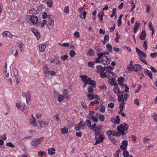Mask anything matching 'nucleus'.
Listing matches in <instances>:
<instances>
[{
	"label": "nucleus",
	"instance_id": "59",
	"mask_svg": "<svg viewBox=\"0 0 157 157\" xmlns=\"http://www.w3.org/2000/svg\"><path fill=\"white\" fill-rule=\"evenodd\" d=\"M75 129L77 130H78L80 128V126L79 124H76L75 126Z\"/></svg>",
	"mask_w": 157,
	"mask_h": 157
},
{
	"label": "nucleus",
	"instance_id": "3",
	"mask_svg": "<svg viewBox=\"0 0 157 157\" xmlns=\"http://www.w3.org/2000/svg\"><path fill=\"white\" fill-rule=\"evenodd\" d=\"M42 142L40 139H35L31 141V146L33 148L36 149L38 146Z\"/></svg>",
	"mask_w": 157,
	"mask_h": 157
},
{
	"label": "nucleus",
	"instance_id": "32",
	"mask_svg": "<svg viewBox=\"0 0 157 157\" xmlns=\"http://www.w3.org/2000/svg\"><path fill=\"white\" fill-rule=\"evenodd\" d=\"M140 25L139 23H138L137 22H136L135 25L134 27L133 31L134 33H136L137 31V29Z\"/></svg>",
	"mask_w": 157,
	"mask_h": 157
},
{
	"label": "nucleus",
	"instance_id": "29",
	"mask_svg": "<svg viewBox=\"0 0 157 157\" xmlns=\"http://www.w3.org/2000/svg\"><path fill=\"white\" fill-rule=\"evenodd\" d=\"M124 103L123 102L120 105V106H119V109H120V111L119 112V113H120L123 110H124Z\"/></svg>",
	"mask_w": 157,
	"mask_h": 157
},
{
	"label": "nucleus",
	"instance_id": "14",
	"mask_svg": "<svg viewBox=\"0 0 157 157\" xmlns=\"http://www.w3.org/2000/svg\"><path fill=\"white\" fill-rule=\"evenodd\" d=\"M120 89L119 87L117 86H115L113 88V91L114 92L117 94V95L120 94H122V92L120 91Z\"/></svg>",
	"mask_w": 157,
	"mask_h": 157
},
{
	"label": "nucleus",
	"instance_id": "15",
	"mask_svg": "<svg viewBox=\"0 0 157 157\" xmlns=\"http://www.w3.org/2000/svg\"><path fill=\"white\" fill-rule=\"evenodd\" d=\"M48 151V154L50 155H54L56 153L55 149L53 147L49 148Z\"/></svg>",
	"mask_w": 157,
	"mask_h": 157
},
{
	"label": "nucleus",
	"instance_id": "35",
	"mask_svg": "<svg viewBox=\"0 0 157 157\" xmlns=\"http://www.w3.org/2000/svg\"><path fill=\"white\" fill-rule=\"evenodd\" d=\"M86 15V11H84L83 12H82L81 13V16H80V17L82 18L85 19Z\"/></svg>",
	"mask_w": 157,
	"mask_h": 157
},
{
	"label": "nucleus",
	"instance_id": "19",
	"mask_svg": "<svg viewBox=\"0 0 157 157\" xmlns=\"http://www.w3.org/2000/svg\"><path fill=\"white\" fill-rule=\"evenodd\" d=\"M146 33L144 30H143L141 32V34L140 36V39L144 40H145L146 37Z\"/></svg>",
	"mask_w": 157,
	"mask_h": 157
},
{
	"label": "nucleus",
	"instance_id": "12",
	"mask_svg": "<svg viewBox=\"0 0 157 157\" xmlns=\"http://www.w3.org/2000/svg\"><path fill=\"white\" fill-rule=\"evenodd\" d=\"M102 54L98 53L97 54L98 57L95 59L94 62L95 63H100L101 62V59L102 58Z\"/></svg>",
	"mask_w": 157,
	"mask_h": 157
},
{
	"label": "nucleus",
	"instance_id": "24",
	"mask_svg": "<svg viewBox=\"0 0 157 157\" xmlns=\"http://www.w3.org/2000/svg\"><path fill=\"white\" fill-rule=\"evenodd\" d=\"M39 123L40 125L43 127H46L49 125V124L45 121H39Z\"/></svg>",
	"mask_w": 157,
	"mask_h": 157
},
{
	"label": "nucleus",
	"instance_id": "46",
	"mask_svg": "<svg viewBox=\"0 0 157 157\" xmlns=\"http://www.w3.org/2000/svg\"><path fill=\"white\" fill-rule=\"evenodd\" d=\"M90 118L95 122H97L98 121V118L94 116L91 117Z\"/></svg>",
	"mask_w": 157,
	"mask_h": 157
},
{
	"label": "nucleus",
	"instance_id": "33",
	"mask_svg": "<svg viewBox=\"0 0 157 157\" xmlns=\"http://www.w3.org/2000/svg\"><path fill=\"white\" fill-rule=\"evenodd\" d=\"M59 44L61 46H63L67 47H69L70 45L69 43H64L62 44L59 43Z\"/></svg>",
	"mask_w": 157,
	"mask_h": 157
},
{
	"label": "nucleus",
	"instance_id": "9",
	"mask_svg": "<svg viewBox=\"0 0 157 157\" xmlns=\"http://www.w3.org/2000/svg\"><path fill=\"white\" fill-rule=\"evenodd\" d=\"M132 70L136 71H137L139 70L142 69V67L140 65L137 64H135L132 68Z\"/></svg>",
	"mask_w": 157,
	"mask_h": 157
},
{
	"label": "nucleus",
	"instance_id": "26",
	"mask_svg": "<svg viewBox=\"0 0 157 157\" xmlns=\"http://www.w3.org/2000/svg\"><path fill=\"white\" fill-rule=\"evenodd\" d=\"M96 116L99 118V119L101 121H103L105 120L104 116L103 115H101L99 113L97 114Z\"/></svg>",
	"mask_w": 157,
	"mask_h": 157
},
{
	"label": "nucleus",
	"instance_id": "8",
	"mask_svg": "<svg viewBox=\"0 0 157 157\" xmlns=\"http://www.w3.org/2000/svg\"><path fill=\"white\" fill-rule=\"evenodd\" d=\"M136 52L139 56L143 57L144 58H145L146 57V54L143 52L141 51L137 48H136Z\"/></svg>",
	"mask_w": 157,
	"mask_h": 157
},
{
	"label": "nucleus",
	"instance_id": "52",
	"mask_svg": "<svg viewBox=\"0 0 157 157\" xmlns=\"http://www.w3.org/2000/svg\"><path fill=\"white\" fill-rule=\"evenodd\" d=\"M75 37L76 38H78L79 37L80 35L79 33L78 32H75L74 34Z\"/></svg>",
	"mask_w": 157,
	"mask_h": 157
},
{
	"label": "nucleus",
	"instance_id": "39",
	"mask_svg": "<svg viewBox=\"0 0 157 157\" xmlns=\"http://www.w3.org/2000/svg\"><path fill=\"white\" fill-rule=\"evenodd\" d=\"M120 134L119 132H117L115 131H112V135L113 136H120Z\"/></svg>",
	"mask_w": 157,
	"mask_h": 157
},
{
	"label": "nucleus",
	"instance_id": "42",
	"mask_svg": "<svg viewBox=\"0 0 157 157\" xmlns=\"http://www.w3.org/2000/svg\"><path fill=\"white\" fill-rule=\"evenodd\" d=\"M18 47L20 49V51L22 52L24 51V49L23 47L22 44L18 43Z\"/></svg>",
	"mask_w": 157,
	"mask_h": 157
},
{
	"label": "nucleus",
	"instance_id": "5",
	"mask_svg": "<svg viewBox=\"0 0 157 157\" xmlns=\"http://www.w3.org/2000/svg\"><path fill=\"white\" fill-rule=\"evenodd\" d=\"M22 95L24 97L26 98L27 103L28 104L29 102L31 99L30 92L29 91H28L26 92H24L22 93Z\"/></svg>",
	"mask_w": 157,
	"mask_h": 157
},
{
	"label": "nucleus",
	"instance_id": "30",
	"mask_svg": "<svg viewBox=\"0 0 157 157\" xmlns=\"http://www.w3.org/2000/svg\"><path fill=\"white\" fill-rule=\"evenodd\" d=\"M86 96L88 97L89 101L93 100L95 98V97L94 96L93 94H87Z\"/></svg>",
	"mask_w": 157,
	"mask_h": 157
},
{
	"label": "nucleus",
	"instance_id": "34",
	"mask_svg": "<svg viewBox=\"0 0 157 157\" xmlns=\"http://www.w3.org/2000/svg\"><path fill=\"white\" fill-rule=\"evenodd\" d=\"M123 93H122V94L120 95V94L118 95V101L119 102H121L122 100L123 99V101L124 100V98L123 99V95L122 94Z\"/></svg>",
	"mask_w": 157,
	"mask_h": 157
},
{
	"label": "nucleus",
	"instance_id": "60",
	"mask_svg": "<svg viewBox=\"0 0 157 157\" xmlns=\"http://www.w3.org/2000/svg\"><path fill=\"white\" fill-rule=\"evenodd\" d=\"M147 42L146 41H145L144 42L143 46L145 48V51H146L147 49Z\"/></svg>",
	"mask_w": 157,
	"mask_h": 157
},
{
	"label": "nucleus",
	"instance_id": "49",
	"mask_svg": "<svg viewBox=\"0 0 157 157\" xmlns=\"http://www.w3.org/2000/svg\"><path fill=\"white\" fill-rule=\"evenodd\" d=\"M123 155L124 157H128V152L127 151H124L123 153Z\"/></svg>",
	"mask_w": 157,
	"mask_h": 157
},
{
	"label": "nucleus",
	"instance_id": "17",
	"mask_svg": "<svg viewBox=\"0 0 157 157\" xmlns=\"http://www.w3.org/2000/svg\"><path fill=\"white\" fill-rule=\"evenodd\" d=\"M36 37L38 40H39L40 38V35L39 32L36 30V29H34L33 31Z\"/></svg>",
	"mask_w": 157,
	"mask_h": 157
},
{
	"label": "nucleus",
	"instance_id": "48",
	"mask_svg": "<svg viewBox=\"0 0 157 157\" xmlns=\"http://www.w3.org/2000/svg\"><path fill=\"white\" fill-rule=\"evenodd\" d=\"M64 11L65 12L67 13H69V10L68 6H67L65 7Z\"/></svg>",
	"mask_w": 157,
	"mask_h": 157
},
{
	"label": "nucleus",
	"instance_id": "28",
	"mask_svg": "<svg viewBox=\"0 0 157 157\" xmlns=\"http://www.w3.org/2000/svg\"><path fill=\"white\" fill-rule=\"evenodd\" d=\"M46 2L47 6L48 7H51L52 6L53 2L52 0H47Z\"/></svg>",
	"mask_w": 157,
	"mask_h": 157
},
{
	"label": "nucleus",
	"instance_id": "37",
	"mask_svg": "<svg viewBox=\"0 0 157 157\" xmlns=\"http://www.w3.org/2000/svg\"><path fill=\"white\" fill-rule=\"evenodd\" d=\"M94 132H95V136L101 134V131L100 130H98V129H96L95 128V129H94Z\"/></svg>",
	"mask_w": 157,
	"mask_h": 157
},
{
	"label": "nucleus",
	"instance_id": "6",
	"mask_svg": "<svg viewBox=\"0 0 157 157\" xmlns=\"http://www.w3.org/2000/svg\"><path fill=\"white\" fill-rule=\"evenodd\" d=\"M102 63L104 65H107L110 63L111 60L110 58H108L107 56H104L102 57L101 59Z\"/></svg>",
	"mask_w": 157,
	"mask_h": 157
},
{
	"label": "nucleus",
	"instance_id": "22",
	"mask_svg": "<svg viewBox=\"0 0 157 157\" xmlns=\"http://www.w3.org/2000/svg\"><path fill=\"white\" fill-rule=\"evenodd\" d=\"M57 94H59V96L58 98V101L59 102H61L64 100V96L62 94H60L59 93H57Z\"/></svg>",
	"mask_w": 157,
	"mask_h": 157
},
{
	"label": "nucleus",
	"instance_id": "38",
	"mask_svg": "<svg viewBox=\"0 0 157 157\" xmlns=\"http://www.w3.org/2000/svg\"><path fill=\"white\" fill-rule=\"evenodd\" d=\"M61 133L64 134L67 133L68 132V129L67 128H64L61 129Z\"/></svg>",
	"mask_w": 157,
	"mask_h": 157
},
{
	"label": "nucleus",
	"instance_id": "1",
	"mask_svg": "<svg viewBox=\"0 0 157 157\" xmlns=\"http://www.w3.org/2000/svg\"><path fill=\"white\" fill-rule=\"evenodd\" d=\"M80 77L84 83H86L87 84L92 85L93 86L95 87L96 82L95 81L92 80L90 78L88 77L87 75H80Z\"/></svg>",
	"mask_w": 157,
	"mask_h": 157
},
{
	"label": "nucleus",
	"instance_id": "53",
	"mask_svg": "<svg viewBox=\"0 0 157 157\" xmlns=\"http://www.w3.org/2000/svg\"><path fill=\"white\" fill-rule=\"evenodd\" d=\"M150 56L152 58H154L157 56V52H154L150 54Z\"/></svg>",
	"mask_w": 157,
	"mask_h": 157
},
{
	"label": "nucleus",
	"instance_id": "16",
	"mask_svg": "<svg viewBox=\"0 0 157 157\" xmlns=\"http://www.w3.org/2000/svg\"><path fill=\"white\" fill-rule=\"evenodd\" d=\"M3 36H6L7 37L12 38L13 35L9 31H6L3 33L2 34Z\"/></svg>",
	"mask_w": 157,
	"mask_h": 157
},
{
	"label": "nucleus",
	"instance_id": "2",
	"mask_svg": "<svg viewBox=\"0 0 157 157\" xmlns=\"http://www.w3.org/2000/svg\"><path fill=\"white\" fill-rule=\"evenodd\" d=\"M128 128V126H124L122 124H120L117 127V130L120 134L124 135L127 133V132H126Z\"/></svg>",
	"mask_w": 157,
	"mask_h": 157
},
{
	"label": "nucleus",
	"instance_id": "13",
	"mask_svg": "<svg viewBox=\"0 0 157 157\" xmlns=\"http://www.w3.org/2000/svg\"><path fill=\"white\" fill-rule=\"evenodd\" d=\"M29 123L31 125L34 127L37 126V122L35 118H31L29 120Z\"/></svg>",
	"mask_w": 157,
	"mask_h": 157
},
{
	"label": "nucleus",
	"instance_id": "10",
	"mask_svg": "<svg viewBox=\"0 0 157 157\" xmlns=\"http://www.w3.org/2000/svg\"><path fill=\"white\" fill-rule=\"evenodd\" d=\"M29 20L33 24L36 23L38 21L37 17L35 15L30 16Z\"/></svg>",
	"mask_w": 157,
	"mask_h": 157
},
{
	"label": "nucleus",
	"instance_id": "21",
	"mask_svg": "<svg viewBox=\"0 0 157 157\" xmlns=\"http://www.w3.org/2000/svg\"><path fill=\"white\" fill-rule=\"evenodd\" d=\"M148 27L149 29L152 31V36L155 32V29L154 27L152 26V24L151 22H149Z\"/></svg>",
	"mask_w": 157,
	"mask_h": 157
},
{
	"label": "nucleus",
	"instance_id": "47",
	"mask_svg": "<svg viewBox=\"0 0 157 157\" xmlns=\"http://www.w3.org/2000/svg\"><path fill=\"white\" fill-rule=\"evenodd\" d=\"M120 151V150H117L114 155V157H119V153Z\"/></svg>",
	"mask_w": 157,
	"mask_h": 157
},
{
	"label": "nucleus",
	"instance_id": "7",
	"mask_svg": "<svg viewBox=\"0 0 157 157\" xmlns=\"http://www.w3.org/2000/svg\"><path fill=\"white\" fill-rule=\"evenodd\" d=\"M111 121L114 124H119L120 121V120L119 116L117 115L116 116L115 118L112 117L111 119Z\"/></svg>",
	"mask_w": 157,
	"mask_h": 157
},
{
	"label": "nucleus",
	"instance_id": "45",
	"mask_svg": "<svg viewBox=\"0 0 157 157\" xmlns=\"http://www.w3.org/2000/svg\"><path fill=\"white\" fill-rule=\"evenodd\" d=\"M114 106V104L113 103H109L108 104V107L110 109L113 108Z\"/></svg>",
	"mask_w": 157,
	"mask_h": 157
},
{
	"label": "nucleus",
	"instance_id": "23",
	"mask_svg": "<svg viewBox=\"0 0 157 157\" xmlns=\"http://www.w3.org/2000/svg\"><path fill=\"white\" fill-rule=\"evenodd\" d=\"M124 81V78L123 77H121L119 78L117 82L121 86H124V84L123 83V82Z\"/></svg>",
	"mask_w": 157,
	"mask_h": 157
},
{
	"label": "nucleus",
	"instance_id": "63",
	"mask_svg": "<svg viewBox=\"0 0 157 157\" xmlns=\"http://www.w3.org/2000/svg\"><path fill=\"white\" fill-rule=\"evenodd\" d=\"M152 116L154 119L157 122V114L153 113L152 114Z\"/></svg>",
	"mask_w": 157,
	"mask_h": 157
},
{
	"label": "nucleus",
	"instance_id": "18",
	"mask_svg": "<svg viewBox=\"0 0 157 157\" xmlns=\"http://www.w3.org/2000/svg\"><path fill=\"white\" fill-rule=\"evenodd\" d=\"M96 68L98 72L100 73L103 72L105 70V68L100 65L97 66Z\"/></svg>",
	"mask_w": 157,
	"mask_h": 157
},
{
	"label": "nucleus",
	"instance_id": "64",
	"mask_svg": "<svg viewBox=\"0 0 157 157\" xmlns=\"http://www.w3.org/2000/svg\"><path fill=\"white\" fill-rule=\"evenodd\" d=\"M68 57V56L66 55H64L61 56V58L63 60L66 59Z\"/></svg>",
	"mask_w": 157,
	"mask_h": 157
},
{
	"label": "nucleus",
	"instance_id": "44",
	"mask_svg": "<svg viewBox=\"0 0 157 157\" xmlns=\"http://www.w3.org/2000/svg\"><path fill=\"white\" fill-rule=\"evenodd\" d=\"M69 54L71 57H73L75 56V55L76 54V53L74 50H72L70 52Z\"/></svg>",
	"mask_w": 157,
	"mask_h": 157
},
{
	"label": "nucleus",
	"instance_id": "50",
	"mask_svg": "<svg viewBox=\"0 0 157 157\" xmlns=\"http://www.w3.org/2000/svg\"><path fill=\"white\" fill-rule=\"evenodd\" d=\"M131 3H132V7L131 8V10L130 11V12H132L133 10H134L135 7V6H136L134 4L132 1H131Z\"/></svg>",
	"mask_w": 157,
	"mask_h": 157
},
{
	"label": "nucleus",
	"instance_id": "40",
	"mask_svg": "<svg viewBox=\"0 0 157 157\" xmlns=\"http://www.w3.org/2000/svg\"><path fill=\"white\" fill-rule=\"evenodd\" d=\"M45 75L46 77H48L50 74V71L49 70H44Z\"/></svg>",
	"mask_w": 157,
	"mask_h": 157
},
{
	"label": "nucleus",
	"instance_id": "25",
	"mask_svg": "<svg viewBox=\"0 0 157 157\" xmlns=\"http://www.w3.org/2000/svg\"><path fill=\"white\" fill-rule=\"evenodd\" d=\"M46 47V46L45 44H40L39 45V48L40 51L41 52H44Z\"/></svg>",
	"mask_w": 157,
	"mask_h": 157
},
{
	"label": "nucleus",
	"instance_id": "11",
	"mask_svg": "<svg viewBox=\"0 0 157 157\" xmlns=\"http://www.w3.org/2000/svg\"><path fill=\"white\" fill-rule=\"evenodd\" d=\"M47 26L49 29H51L53 28L54 26V20L50 19L47 24Z\"/></svg>",
	"mask_w": 157,
	"mask_h": 157
},
{
	"label": "nucleus",
	"instance_id": "55",
	"mask_svg": "<svg viewBox=\"0 0 157 157\" xmlns=\"http://www.w3.org/2000/svg\"><path fill=\"white\" fill-rule=\"evenodd\" d=\"M45 152L44 151H39L38 153V155L41 157L42 156L44 155H45Z\"/></svg>",
	"mask_w": 157,
	"mask_h": 157
},
{
	"label": "nucleus",
	"instance_id": "43",
	"mask_svg": "<svg viewBox=\"0 0 157 157\" xmlns=\"http://www.w3.org/2000/svg\"><path fill=\"white\" fill-rule=\"evenodd\" d=\"M94 62H89L88 63V66L90 67H92L94 65Z\"/></svg>",
	"mask_w": 157,
	"mask_h": 157
},
{
	"label": "nucleus",
	"instance_id": "20",
	"mask_svg": "<svg viewBox=\"0 0 157 157\" xmlns=\"http://www.w3.org/2000/svg\"><path fill=\"white\" fill-rule=\"evenodd\" d=\"M144 71L146 72L147 75L151 79H152V73L151 71L149 70H148L147 69H145L144 70Z\"/></svg>",
	"mask_w": 157,
	"mask_h": 157
},
{
	"label": "nucleus",
	"instance_id": "56",
	"mask_svg": "<svg viewBox=\"0 0 157 157\" xmlns=\"http://www.w3.org/2000/svg\"><path fill=\"white\" fill-rule=\"evenodd\" d=\"M13 74L15 76V77L17 76L18 75V72H17V70L16 69H14L13 70Z\"/></svg>",
	"mask_w": 157,
	"mask_h": 157
},
{
	"label": "nucleus",
	"instance_id": "54",
	"mask_svg": "<svg viewBox=\"0 0 157 157\" xmlns=\"http://www.w3.org/2000/svg\"><path fill=\"white\" fill-rule=\"evenodd\" d=\"M6 145L7 146L10 147H15V146L10 142L7 143L6 144Z\"/></svg>",
	"mask_w": 157,
	"mask_h": 157
},
{
	"label": "nucleus",
	"instance_id": "61",
	"mask_svg": "<svg viewBox=\"0 0 157 157\" xmlns=\"http://www.w3.org/2000/svg\"><path fill=\"white\" fill-rule=\"evenodd\" d=\"M122 144L125 146L126 147L127 145H128V142L125 140H123L122 143Z\"/></svg>",
	"mask_w": 157,
	"mask_h": 157
},
{
	"label": "nucleus",
	"instance_id": "27",
	"mask_svg": "<svg viewBox=\"0 0 157 157\" xmlns=\"http://www.w3.org/2000/svg\"><path fill=\"white\" fill-rule=\"evenodd\" d=\"M99 111L102 113H104L105 112V107L103 105H101L99 107Z\"/></svg>",
	"mask_w": 157,
	"mask_h": 157
},
{
	"label": "nucleus",
	"instance_id": "62",
	"mask_svg": "<svg viewBox=\"0 0 157 157\" xmlns=\"http://www.w3.org/2000/svg\"><path fill=\"white\" fill-rule=\"evenodd\" d=\"M36 11L34 9H32L30 10H29V12L30 13H31L32 14H34Z\"/></svg>",
	"mask_w": 157,
	"mask_h": 157
},
{
	"label": "nucleus",
	"instance_id": "41",
	"mask_svg": "<svg viewBox=\"0 0 157 157\" xmlns=\"http://www.w3.org/2000/svg\"><path fill=\"white\" fill-rule=\"evenodd\" d=\"M94 89L93 86H90L89 87L88 89V92L90 94H92L93 92Z\"/></svg>",
	"mask_w": 157,
	"mask_h": 157
},
{
	"label": "nucleus",
	"instance_id": "57",
	"mask_svg": "<svg viewBox=\"0 0 157 157\" xmlns=\"http://www.w3.org/2000/svg\"><path fill=\"white\" fill-rule=\"evenodd\" d=\"M98 16L100 17H103L104 15V14L103 12H100L99 13L98 15Z\"/></svg>",
	"mask_w": 157,
	"mask_h": 157
},
{
	"label": "nucleus",
	"instance_id": "36",
	"mask_svg": "<svg viewBox=\"0 0 157 157\" xmlns=\"http://www.w3.org/2000/svg\"><path fill=\"white\" fill-rule=\"evenodd\" d=\"M106 47L109 52H111L112 51V46L109 44H107L106 45Z\"/></svg>",
	"mask_w": 157,
	"mask_h": 157
},
{
	"label": "nucleus",
	"instance_id": "31",
	"mask_svg": "<svg viewBox=\"0 0 157 157\" xmlns=\"http://www.w3.org/2000/svg\"><path fill=\"white\" fill-rule=\"evenodd\" d=\"M94 55L93 50L92 49H90L87 52V56H93Z\"/></svg>",
	"mask_w": 157,
	"mask_h": 157
},
{
	"label": "nucleus",
	"instance_id": "4",
	"mask_svg": "<svg viewBox=\"0 0 157 157\" xmlns=\"http://www.w3.org/2000/svg\"><path fill=\"white\" fill-rule=\"evenodd\" d=\"M95 138L96 141L94 145H97L98 144L100 143L105 138V137L104 134H101L95 136Z\"/></svg>",
	"mask_w": 157,
	"mask_h": 157
},
{
	"label": "nucleus",
	"instance_id": "51",
	"mask_svg": "<svg viewBox=\"0 0 157 157\" xmlns=\"http://www.w3.org/2000/svg\"><path fill=\"white\" fill-rule=\"evenodd\" d=\"M85 123L87 126H89V127H90V126H91V121L89 120H86Z\"/></svg>",
	"mask_w": 157,
	"mask_h": 157
},
{
	"label": "nucleus",
	"instance_id": "58",
	"mask_svg": "<svg viewBox=\"0 0 157 157\" xmlns=\"http://www.w3.org/2000/svg\"><path fill=\"white\" fill-rule=\"evenodd\" d=\"M129 95L128 93H125L124 95V99H125V101H126L127 100L128 98L129 97Z\"/></svg>",
	"mask_w": 157,
	"mask_h": 157
}]
</instances>
